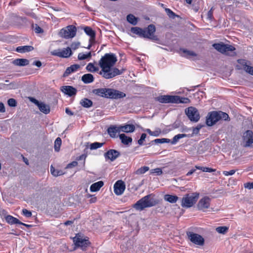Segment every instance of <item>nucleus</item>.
<instances>
[{"label":"nucleus","instance_id":"1","mask_svg":"<svg viewBox=\"0 0 253 253\" xmlns=\"http://www.w3.org/2000/svg\"><path fill=\"white\" fill-rule=\"evenodd\" d=\"M117 61V57L113 53H106L99 61V65L101 68L99 74L106 79L112 78L117 75H121L123 71L118 68H113Z\"/></svg>","mask_w":253,"mask_h":253},{"label":"nucleus","instance_id":"2","mask_svg":"<svg viewBox=\"0 0 253 253\" xmlns=\"http://www.w3.org/2000/svg\"><path fill=\"white\" fill-rule=\"evenodd\" d=\"M92 93L97 96L113 99L125 97L126 95L123 92L110 88H99L92 90Z\"/></svg>","mask_w":253,"mask_h":253},{"label":"nucleus","instance_id":"3","mask_svg":"<svg viewBox=\"0 0 253 253\" xmlns=\"http://www.w3.org/2000/svg\"><path fill=\"white\" fill-rule=\"evenodd\" d=\"M159 201L155 198V195L151 194L147 195L138 200L133 207L136 210L141 211L146 208L156 206Z\"/></svg>","mask_w":253,"mask_h":253},{"label":"nucleus","instance_id":"4","mask_svg":"<svg viewBox=\"0 0 253 253\" xmlns=\"http://www.w3.org/2000/svg\"><path fill=\"white\" fill-rule=\"evenodd\" d=\"M130 31L132 33L138 35L140 37L156 41L158 40L157 36L154 35L156 31V28L153 24L149 25L146 29H143L137 27H132Z\"/></svg>","mask_w":253,"mask_h":253},{"label":"nucleus","instance_id":"5","mask_svg":"<svg viewBox=\"0 0 253 253\" xmlns=\"http://www.w3.org/2000/svg\"><path fill=\"white\" fill-rule=\"evenodd\" d=\"M220 120L230 121L229 115L222 111H212L209 112L206 117V124L212 126Z\"/></svg>","mask_w":253,"mask_h":253},{"label":"nucleus","instance_id":"6","mask_svg":"<svg viewBox=\"0 0 253 253\" xmlns=\"http://www.w3.org/2000/svg\"><path fill=\"white\" fill-rule=\"evenodd\" d=\"M156 101L162 103H189L190 99L177 95H160L155 98Z\"/></svg>","mask_w":253,"mask_h":253},{"label":"nucleus","instance_id":"7","mask_svg":"<svg viewBox=\"0 0 253 253\" xmlns=\"http://www.w3.org/2000/svg\"><path fill=\"white\" fill-rule=\"evenodd\" d=\"M212 46L218 51L227 55L234 56L236 55L235 52L236 48L232 45L223 43H214Z\"/></svg>","mask_w":253,"mask_h":253},{"label":"nucleus","instance_id":"8","mask_svg":"<svg viewBox=\"0 0 253 253\" xmlns=\"http://www.w3.org/2000/svg\"><path fill=\"white\" fill-rule=\"evenodd\" d=\"M199 197L197 192L186 194L181 199V206L185 208L192 207L197 202Z\"/></svg>","mask_w":253,"mask_h":253},{"label":"nucleus","instance_id":"9","mask_svg":"<svg viewBox=\"0 0 253 253\" xmlns=\"http://www.w3.org/2000/svg\"><path fill=\"white\" fill-rule=\"evenodd\" d=\"M77 28L74 25H69L62 28L58 33V35L66 39H71L76 36Z\"/></svg>","mask_w":253,"mask_h":253},{"label":"nucleus","instance_id":"10","mask_svg":"<svg viewBox=\"0 0 253 253\" xmlns=\"http://www.w3.org/2000/svg\"><path fill=\"white\" fill-rule=\"evenodd\" d=\"M185 112L188 118L192 122H197L200 118L199 113L195 107H188L185 109Z\"/></svg>","mask_w":253,"mask_h":253},{"label":"nucleus","instance_id":"11","mask_svg":"<svg viewBox=\"0 0 253 253\" xmlns=\"http://www.w3.org/2000/svg\"><path fill=\"white\" fill-rule=\"evenodd\" d=\"M187 235L188 239L193 243L199 246H203L204 244V239L200 235L192 232H187Z\"/></svg>","mask_w":253,"mask_h":253},{"label":"nucleus","instance_id":"12","mask_svg":"<svg viewBox=\"0 0 253 253\" xmlns=\"http://www.w3.org/2000/svg\"><path fill=\"white\" fill-rule=\"evenodd\" d=\"M73 241L76 247L81 248L83 251H85L90 244L88 240L83 239L81 236H76L73 238Z\"/></svg>","mask_w":253,"mask_h":253},{"label":"nucleus","instance_id":"13","mask_svg":"<svg viewBox=\"0 0 253 253\" xmlns=\"http://www.w3.org/2000/svg\"><path fill=\"white\" fill-rule=\"evenodd\" d=\"M52 55L57 56L62 58H68L72 54V52L71 48L68 47L66 48L63 49H56L51 52Z\"/></svg>","mask_w":253,"mask_h":253},{"label":"nucleus","instance_id":"14","mask_svg":"<svg viewBox=\"0 0 253 253\" xmlns=\"http://www.w3.org/2000/svg\"><path fill=\"white\" fill-rule=\"evenodd\" d=\"M211 199L205 196L200 200L197 207L199 210L205 211L210 206Z\"/></svg>","mask_w":253,"mask_h":253},{"label":"nucleus","instance_id":"15","mask_svg":"<svg viewBox=\"0 0 253 253\" xmlns=\"http://www.w3.org/2000/svg\"><path fill=\"white\" fill-rule=\"evenodd\" d=\"M243 141L246 142L244 146L252 147L253 143V132L252 130H248L246 131L243 136Z\"/></svg>","mask_w":253,"mask_h":253},{"label":"nucleus","instance_id":"16","mask_svg":"<svg viewBox=\"0 0 253 253\" xmlns=\"http://www.w3.org/2000/svg\"><path fill=\"white\" fill-rule=\"evenodd\" d=\"M126 186L122 180H118L114 186V193L117 195L122 194L125 191Z\"/></svg>","mask_w":253,"mask_h":253},{"label":"nucleus","instance_id":"17","mask_svg":"<svg viewBox=\"0 0 253 253\" xmlns=\"http://www.w3.org/2000/svg\"><path fill=\"white\" fill-rule=\"evenodd\" d=\"M120 155V153L114 149H110L107 152L104 153V157L106 159L114 161Z\"/></svg>","mask_w":253,"mask_h":253},{"label":"nucleus","instance_id":"18","mask_svg":"<svg viewBox=\"0 0 253 253\" xmlns=\"http://www.w3.org/2000/svg\"><path fill=\"white\" fill-rule=\"evenodd\" d=\"M60 90L65 94L68 95L69 96L75 95L77 92V90L76 88L70 85L62 86L61 87Z\"/></svg>","mask_w":253,"mask_h":253},{"label":"nucleus","instance_id":"19","mask_svg":"<svg viewBox=\"0 0 253 253\" xmlns=\"http://www.w3.org/2000/svg\"><path fill=\"white\" fill-rule=\"evenodd\" d=\"M84 32L90 36L89 42H94L95 39V32L90 27H85L84 28Z\"/></svg>","mask_w":253,"mask_h":253},{"label":"nucleus","instance_id":"20","mask_svg":"<svg viewBox=\"0 0 253 253\" xmlns=\"http://www.w3.org/2000/svg\"><path fill=\"white\" fill-rule=\"evenodd\" d=\"M120 131V126L118 127L116 126H112L107 129L108 133L112 138H115L116 136L117 133Z\"/></svg>","mask_w":253,"mask_h":253},{"label":"nucleus","instance_id":"21","mask_svg":"<svg viewBox=\"0 0 253 253\" xmlns=\"http://www.w3.org/2000/svg\"><path fill=\"white\" fill-rule=\"evenodd\" d=\"M120 130L126 132H132L135 130V127L132 124H127L124 126H120Z\"/></svg>","mask_w":253,"mask_h":253},{"label":"nucleus","instance_id":"22","mask_svg":"<svg viewBox=\"0 0 253 253\" xmlns=\"http://www.w3.org/2000/svg\"><path fill=\"white\" fill-rule=\"evenodd\" d=\"M80 68V66L78 64H74L68 67L65 71L63 76L66 77L68 76L71 73L76 71Z\"/></svg>","mask_w":253,"mask_h":253},{"label":"nucleus","instance_id":"23","mask_svg":"<svg viewBox=\"0 0 253 253\" xmlns=\"http://www.w3.org/2000/svg\"><path fill=\"white\" fill-rule=\"evenodd\" d=\"M120 139L121 140V142L126 145H128L131 143L132 139L131 137L126 136L124 133H122L119 135Z\"/></svg>","mask_w":253,"mask_h":253},{"label":"nucleus","instance_id":"24","mask_svg":"<svg viewBox=\"0 0 253 253\" xmlns=\"http://www.w3.org/2000/svg\"><path fill=\"white\" fill-rule=\"evenodd\" d=\"M13 63L16 66H24L29 64V61L27 59L19 58L14 60Z\"/></svg>","mask_w":253,"mask_h":253},{"label":"nucleus","instance_id":"25","mask_svg":"<svg viewBox=\"0 0 253 253\" xmlns=\"http://www.w3.org/2000/svg\"><path fill=\"white\" fill-rule=\"evenodd\" d=\"M82 81L85 84H89L93 82L94 77L91 74H86L82 77Z\"/></svg>","mask_w":253,"mask_h":253},{"label":"nucleus","instance_id":"26","mask_svg":"<svg viewBox=\"0 0 253 253\" xmlns=\"http://www.w3.org/2000/svg\"><path fill=\"white\" fill-rule=\"evenodd\" d=\"M38 106L40 110L45 114H47L50 112V107L49 105L45 104L43 102H41Z\"/></svg>","mask_w":253,"mask_h":253},{"label":"nucleus","instance_id":"27","mask_svg":"<svg viewBox=\"0 0 253 253\" xmlns=\"http://www.w3.org/2000/svg\"><path fill=\"white\" fill-rule=\"evenodd\" d=\"M33 49L34 47L32 46L25 45L17 47L16 49V51L20 53H24L26 52L31 51Z\"/></svg>","mask_w":253,"mask_h":253},{"label":"nucleus","instance_id":"28","mask_svg":"<svg viewBox=\"0 0 253 253\" xmlns=\"http://www.w3.org/2000/svg\"><path fill=\"white\" fill-rule=\"evenodd\" d=\"M104 183L102 181H99L92 184L90 187V190L91 192H96L98 191L101 187L103 186Z\"/></svg>","mask_w":253,"mask_h":253},{"label":"nucleus","instance_id":"29","mask_svg":"<svg viewBox=\"0 0 253 253\" xmlns=\"http://www.w3.org/2000/svg\"><path fill=\"white\" fill-rule=\"evenodd\" d=\"M5 220L8 223L11 224H22V222H21L19 219L9 215H7L5 217Z\"/></svg>","mask_w":253,"mask_h":253},{"label":"nucleus","instance_id":"30","mask_svg":"<svg viewBox=\"0 0 253 253\" xmlns=\"http://www.w3.org/2000/svg\"><path fill=\"white\" fill-rule=\"evenodd\" d=\"M164 199L170 203H175L178 200V197L175 195L167 194L165 195Z\"/></svg>","mask_w":253,"mask_h":253},{"label":"nucleus","instance_id":"31","mask_svg":"<svg viewBox=\"0 0 253 253\" xmlns=\"http://www.w3.org/2000/svg\"><path fill=\"white\" fill-rule=\"evenodd\" d=\"M80 104H81L84 107L89 108L92 106L93 102L89 99L84 98L81 100Z\"/></svg>","mask_w":253,"mask_h":253},{"label":"nucleus","instance_id":"32","mask_svg":"<svg viewBox=\"0 0 253 253\" xmlns=\"http://www.w3.org/2000/svg\"><path fill=\"white\" fill-rule=\"evenodd\" d=\"M126 20L129 23L133 25H136L138 22L137 18L131 14L127 15Z\"/></svg>","mask_w":253,"mask_h":253},{"label":"nucleus","instance_id":"33","mask_svg":"<svg viewBox=\"0 0 253 253\" xmlns=\"http://www.w3.org/2000/svg\"><path fill=\"white\" fill-rule=\"evenodd\" d=\"M180 50L182 51L183 56L187 58H190L192 56H196L197 54L195 52L193 51L188 50L185 49H180Z\"/></svg>","mask_w":253,"mask_h":253},{"label":"nucleus","instance_id":"34","mask_svg":"<svg viewBox=\"0 0 253 253\" xmlns=\"http://www.w3.org/2000/svg\"><path fill=\"white\" fill-rule=\"evenodd\" d=\"M88 143H87L86 147L84 150V153L77 158V160L78 161L84 160V165L85 164V159L87 156V149L88 148Z\"/></svg>","mask_w":253,"mask_h":253},{"label":"nucleus","instance_id":"35","mask_svg":"<svg viewBox=\"0 0 253 253\" xmlns=\"http://www.w3.org/2000/svg\"><path fill=\"white\" fill-rule=\"evenodd\" d=\"M91 57V53L90 52L87 54H84L83 53H80L78 54V59L80 60H85L87 59H90Z\"/></svg>","mask_w":253,"mask_h":253},{"label":"nucleus","instance_id":"36","mask_svg":"<svg viewBox=\"0 0 253 253\" xmlns=\"http://www.w3.org/2000/svg\"><path fill=\"white\" fill-rule=\"evenodd\" d=\"M50 172L51 174L54 176H60L63 174V172L62 170L55 169L52 166H51L50 167Z\"/></svg>","mask_w":253,"mask_h":253},{"label":"nucleus","instance_id":"37","mask_svg":"<svg viewBox=\"0 0 253 253\" xmlns=\"http://www.w3.org/2000/svg\"><path fill=\"white\" fill-rule=\"evenodd\" d=\"M149 168L148 167H147V166L142 167L138 169H137L134 172V173H135L136 174H138V175L142 174L144 173L148 170H149Z\"/></svg>","mask_w":253,"mask_h":253},{"label":"nucleus","instance_id":"38","mask_svg":"<svg viewBox=\"0 0 253 253\" xmlns=\"http://www.w3.org/2000/svg\"><path fill=\"white\" fill-rule=\"evenodd\" d=\"M104 144L105 143L94 142L90 144L89 148L90 150L97 149L103 146Z\"/></svg>","mask_w":253,"mask_h":253},{"label":"nucleus","instance_id":"39","mask_svg":"<svg viewBox=\"0 0 253 253\" xmlns=\"http://www.w3.org/2000/svg\"><path fill=\"white\" fill-rule=\"evenodd\" d=\"M62 140L60 137H57L54 142V150L56 152H58L61 145Z\"/></svg>","mask_w":253,"mask_h":253},{"label":"nucleus","instance_id":"40","mask_svg":"<svg viewBox=\"0 0 253 253\" xmlns=\"http://www.w3.org/2000/svg\"><path fill=\"white\" fill-rule=\"evenodd\" d=\"M187 136V135L186 134H178L176 135L173 138L171 143L172 144H175L179 139L186 137Z\"/></svg>","mask_w":253,"mask_h":253},{"label":"nucleus","instance_id":"41","mask_svg":"<svg viewBox=\"0 0 253 253\" xmlns=\"http://www.w3.org/2000/svg\"><path fill=\"white\" fill-rule=\"evenodd\" d=\"M86 70L90 72H95L98 71L99 68L98 67H96L94 66V65L91 63H89L87 66L86 67Z\"/></svg>","mask_w":253,"mask_h":253},{"label":"nucleus","instance_id":"42","mask_svg":"<svg viewBox=\"0 0 253 253\" xmlns=\"http://www.w3.org/2000/svg\"><path fill=\"white\" fill-rule=\"evenodd\" d=\"M196 169H200L202 170L203 171H206V172H214L215 171V169H212L211 168H207V167H200V166H195Z\"/></svg>","mask_w":253,"mask_h":253},{"label":"nucleus","instance_id":"43","mask_svg":"<svg viewBox=\"0 0 253 253\" xmlns=\"http://www.w3.org/2000/svg\"><path fill=\"white\" fill-rule=\"evenodd\" d=\"M165 11L166 12L169 17L170 18L174 19L176 17H178V15H177L175 13H174L172 10H171L169 8H165Z\"/></svg>","mask_w":253,"mask_h":253},{"label":"nucleus","instance_id":"44","mask_svg":"<svg viewBox=\"0 0 253 253\" xmlns=\"http://www.w3.org/2000/svg\"><path fill=\"white\" fill-rule=\"evenodd\" d=\"M228 229L226 226H219L216 228V231L219 233L224 234L227 232Z\"/></svg>","mask_w":253,"mask_h":253},{"label":"nucleus","instance_id":"45","mask_svg":"<svg viewBox=\"0 0 253 253\" xmlns=\"http://www.w3.org/2000/svg\"><path fill=\"white\" fill-rule=\"evenodd\" d=\"M204 126V125H202L201 124H199L196 127L193 128V132L192 134L191 135V136L194 134H198L200 130Z\"/></svg>","mask_w":253,"mask_h":253},{"label":"nucleus","instance_id":"46","mask_svg":"<svg viewBox=\"0 0 253 253\" xmlns=\"http://www.w3.org/2000/svg\"><path fill=\"white\" fill-rule=\"evenodd\" d=\"M155 143H169L170 140L167 138L156 139L153 141Z\"/></svg>","mask_w":253,"mask_h":253},{"label":"nucleus","instance_id":"47","mask_svg":"<svg viewBox=\"0 0 253 253\" xmlns=\"http://www.w3.org/2000/svg\"><path fill=\"white\" fill-rule=\"evenodd\" d=\"M244 69L246 72L252 75H253V67L247 65H245Z\"/></svg>","mask_w":253,"mask_h":253},{"label":"nucleus","instance_id":"48","mask_svg":"<svg viewBox=\"0 0 253 253\" xmlns=\"http://www.w3.org/2000/svg\"><path fill=\"white\" fill-rule=\"evenodd\" d=\"M33 29L36 33H43V30L38 25H33Z\"/></svg>","mask_w":253,"mask_h":253},{"label":"nucleus","instance_id":"49","mask_svg":"<svg viewBox=\"0 0 253 253\" xmlns=\"http://www.w3.org/2000/svg\"><path fill=\"white\" fill-rule=\"evenodd\" d=\"M8 105L10 107H15L16 106L17 102L15 99L13 98H10L7 101Z\"/></svg>","mask_w":253,"mask_h":253},{"label":"nucleus","instance_id":"50","mask_svg":"<svg viewBox=\"0 0 253 253\" xmlns=\"http://www.w3.org/2000/svg\"><path fill=\"white\" fill-rule=\"evenodd\" d=\"M151 173H156L157 175H160L162 174L163 172L160 168H156L151 170Z\"/></svg>","mask_w":253,"mask_h":253},{"label":"nucleus","instance_id":"51","mask_svg":"<svg viewBox=\"0 0 253 253\" xmlns=\"http://www.w3.org/2000/svg\"><path fill=\"white\" fill-rule=\"evenodd\" d=\"M146 134L145 133H142L141 135L140 138L138 140V143L140 145H142L143 144V141L146 138Z\"/></svg>","mask_w":253,"mask_h":253},{"label":"nucleus","instance_id":"52","mask_svg":"<svg viewBox=\"0 0 253 253\" xmlns=\"http://www.w3.org/2000/svg\"><path fill=\"white\" fill-rule=\"evenodd\" d=\"M22 213L23 215H24L26 217H29L32 216V212L25 209L22 210Z\"/></svg>","mask_w":253,"mask_h":253},{"label":"nucleus","instance_id":"53","mask_svg":"<svg viewBox=\"0 0 253 253\" xmlns=\"http://www.w3.org/2000/svg\"><path fill=\"white\" fill-rule=\"evenodd\" d=\"M213 7H211V9L207 13L208 18L210 20H212L213 18Z\"/></svg>","mask_w":253,"mask_h":253},{"label":"nucleus","instance_id":"54","mask_svg":"<svg viewBox=\"0 0 253 253\" xmlns=\"http://www.w3.org/2000/svg\"><path fill=\"white\" fill-rule=\"evenodd\" d=\"M235 172H236L235 170L232 169V170H230L229 171H223V173L225 176H228V175H231L234 174Z\"/></svg>","mask_w":253,"mask_h":253},{"label":"nucleus","instance_id":"55","mask_svg":"<svg viewBox=\"0 0 253 253\" xmlns=\"http://www.w3.org/2000/svg\"><path fill=\"white\" fill-rule=\"evenodd\" d=\"M80 44L79 42H75L72 43L71 47L73 50H75L79 47Z\"/></svg>","mask_w":253,"mask_h":253},{"label":"nucleus","instance_id":"56","mask_svg":"<svg viewBox=\"0 0 253 253\" xmlns=\"http://www.w3.org/2000/svg\"><path fill=\"white\" fill-rule=\"evenodd\" d=\"M8 87V89H15L17 88V84L14 83H11L9 84H5Z\"/></svg>","mask_w":253,"mask_h":253},{"label":"nucleus","instance_id":"57","mask_svg":"<svg viewBox=\"0 0 253 253\" xmlns=\"http://www.w3.org/2000/svg\"><path fill=\"white\" fill-rule=\"evenodd\" d=\"M161 133V130L160 128H157L155 131H153L152 136H158Z\"/></svg>","mask_w":253,"mask_h":253},{"label":"nucleus","instance_id":"58","mask_svg":"<svg viewBox=\"0 0 253 253\" xmlns=\"http://www.w3.org/2000/svg\"><path fill=\"white\" fill-rule=\"evenodd\" d=\"M77 165H78V162L76 161H73L72 163L69 164L67 165V168H72L77 166Z\"/></svg>","mask_w":253,"mask_h":253},{"label":"nucleus","instance_id":"59","mask_svg":"<svg viewBox=\"0 0 253 253\" xmlns=\"http://www.w3.org/2000/svg\"><path fill=\"white\" fill-rule=\"evenodd\" d=\"M245 188H249L250 189H253V182H248L244 184Z\"/></svg>","mask_w":253,"mask_h":253},{"label":"nucleus","instance_id":"60","mask_svg":"<svg viewBox=\"0 0 253 253\" xmlns=\"http://www.w3.org/2000/svg\"><path fill=\"white\" fill-rule=\"evenodd\" d=\"M5 111V107L3 103L0 102V112L4 113Z\"/></svg>","mask_w":253,"mask_h":253},{"label":"nucleus","instance_id":"61","mask_svg":"<svg viewBox=\"0 0 253 253\" xmlns=\"http://www.w3.org/2000/svg\"><path fill=\"white\" fill-rule=\"evenodd\" d=\"M65 112L68 115L70 116H73L74 115V113L72 112L68 108H66Z\"/></svg>","mask_w":253,"mask_h":253},{"label":"nucleus","instance_id":"62","mask_svg":"<svg viewBox=\"0 0 253 253\" xmlns=\"http://www.w3.org/2000/svg\"><path fill=\"white\" fill-rule=\"evenodd\" d=\"M33 65H36L38 67H40L42 66V62L40 61H36L33 62Z\"/></svg>","mask_w":253,"mask_h":253},{"label":"nucleus","instance_id":"63","mask_svg":"<svg viewBox=\"0 0 253 253\" xmlns=\"http://www.w3.org/2000/svg\"><path fill=\"white\" fill-rule=\"evenodd\" d=\"M196 171V169H191L189 172H188L186 174L187 176L190 175L192 174L193 173H194Z\"/></svg>","mask_w":253,"mask_h":253},{"label":"nucleus","instance_id":"64","mask_svg":"<svg viewBox=\"0 0 253 253\" xmlns=\"http://www.w3.org/2000/svg\"><path fill=\"white\" fill-rule=\"evenodd\" d=\"M179 126V123H177V122H175L173 125H172V127L174 128H177Z\"/></svg>","mask_w":253,"mask_h":253}]
</instances>
